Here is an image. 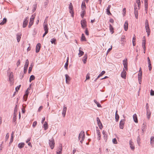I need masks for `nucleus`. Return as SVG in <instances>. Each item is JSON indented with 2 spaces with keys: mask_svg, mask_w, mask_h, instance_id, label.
<instances>
[{
  "mask_svg": "<svg viewBox=\"0 0 154 154\" xmlns=\"http://www.w3.org/2000/svg\"><path fill=\"white\" fill-rule=\"evenodd\" d=\"M85 132L84 131H82L79 133V136L78 139L79 140L81 138L80 142L82 143L83 141L84 140L85 138Z\"/></svg>",
  "mask_w": 154,
  "mask_h": 154,
  "instance_id": "f257e3e1",
  "label": "nucleus"
},
{
  "mask_svg": "<svg viewBox=\"0 0 154 154\" xmlns=\"http://www.w3.org/2000/svg\"><path fill=\"white\" fill-rule=\"evenodd\" d=\"M49 144L51 149H53L54 146L55 142L54 139L52 138L49 140Z\"/></svg>",
  "mask_w": 154,
  "mask_h": 154,
  "instance_id": "f03ea898",
  "label": "nucleus"
},
{
  "mask_svg": "<svg viewBox=\"0 0 154 154\" xmlns=\"http://www.w3.org/2000/svg\"><path fill=\"white\" fill-rule=\"evenodd\" d=\"M29 64V60H28V59H27L26 60V62H25V64L24 65V74L26 73L27 72Z\"/></svg>",
  "mask_w": 154,
  "mask_h": 154,
  "instance_id": "7ed1b4c3",
  "label": "nucleus"
},
{
  "mask_svg": "<svg viewBox=\"0 0 154 154\" xmlns=\"http://www.w3.org/2000/svg\"><path fill=\"white\" fill-rule=\"evenodd\" d=\"M69 8V12L71 14V16L73 17L74 16V12L73 6L71 3H70Z\"/></svg>",
  "mask_w": 154,
  "mask_h": 154,
  "instance_id": "20e7f679",
  "label": "nucleus"
},
{
  "mask_svg": "<svg viewBox=\"0 0 154 154\" xmlns=\"http://www.w3.org/2000/svg\"><path fill=\"white\" fill-rule=\"evenodd\" d=\"M145 25L146 32H147L150 31V30L149 27V25L148 22V21L147 20H146V22L145 23Z\"/></svg>",
  "mask_w": 154,
  "mask_h": 154,
  "instance_id": "39448f33",
  "label": "nucleus"
},
{
  "mask_svg": "<svg viewBox=\"0 0 154 154\" xmlns=\"http://www.w3.org/2000/svg\"><path fill=\"white\" fill-rule=\"evenodd\" d=\"M28 17H26V18L23 20V27L25 28L27 25L28 22Z\"/></svg>",
  "mask_w": 154,
  "mask_h": 154,
  "instance_id": "423d86ee",
  "label": "nucleus"
},
{
  "mask_svg": "<svg viewBox=\"0 0 154 154\" xmlns=\"http://www.w3.org/2000/svg\"><path fill=\"white\" fill-rule=\"evenodd\" d=\"M97 125L100 129H102L103 128L102 124L100 122V121L98 117L97 118Z\"/></svg>",
  "mask_w": 154,
  "mask_h": 154,
  "instance_id": "0eeeda50",
  "label": "nucleus"
},
{
  "mask_svg": "<svg viewBox=\"0 0 154 154\" xmlns=\"http://www.w3.org/2000/svg\"><path fill=\"white\" fill-rule=\"evenodd\" d=\"M35 18V16L32 15L31 18L30 19V21L28 27L29 28H30L32 25L33 24L34 22V20Z\"/></svg>",
  "mask_w": 154,
  "mask_h": 154,
  "instance_id": "6e6552de",
  "label": "nucleus"
},
{
  "mask_svg": "<svg viewBox=\"0 0 154 154\" xmlns=\"http://www.w3.org/2000/svg\"><path fill=\"white\" fill-rule=\"evenodd\" d=\"M125 120L124 119H122L120 122L119 127L120 128L123 129L124 128L125 124Z\"/></svg>",
  "mask_w": 154,
  "mask_h": 154,
  "instance_id": "1a4fd4ad",
  "label": "nucleus"
},
{
  "mask_svg": "<svg viewBox=\"0 0 154 154\" xmlns=\"http://www.w3.org/2000/svg\"><path fill=\"white\" fill-rule=\"evenodd\" d=\"M44 29L45 32H48V24L45 21L44 22L43 25Z\"/></svg>",
  "mask_w": 154,
  "mask_h": 154,
  "instance_id": "9d476101",
  "label": "nucleus"
},
{
  "mask_svg": "<svg viewBox=\"0 0 154 154\" xmlns=\"http://www.w3.org/2000/svg\"><path fill=\"white\" fill-rule=\"evenodd\" d=\"M123 64L125 69L127 70H128V63L127 62V59H124L123 60Z\"/></svg>",
  "mask_w": 154,
  "mask_h": 154,
  "instance_id": "9b49d317",
  "label": "nucleus"
},
{
  "mask_svg": "<svg viewBox=\"0 0 154 154\" xmlns=\"http://www.w3.org/2000/svg\"><path fill=\"white\" fill-rule=\"evenodd\" d=\"M41 44L39 43L37 44L36 47L35 52L36 53H37L39 52Z\"/></svg>",
  "mask_w": 154,
  "mask_h": 154,
  "instance_id": "f8f14e48",
  "label": "nucleus"
},
{
  "mask_svg": "<svg viewBox=\"0 0 154 154\" xmlns=\"http://www.w3.org/2000/svg\"><path fill=\"white\" fill-rule=\"evenodd\" d=\"M67 109V108L66 106H65V105L63 106V111L62 112V114L63 117H64L65 116L66 112Z\"/></svg>",
  "mask_w": 154,
  "mask_h": 154,
  "instance_id": "ddd939ff",
  "label": "nucleus"
},
{
  "mask_svg": "<svg viewBox=\"0 0 154 154\" xmlns=\"http://www.w3.org/2000/svg\"><path fill=\"white\" fill-rule=\"evenodd\" d=\"M86 21L85 20H82L81 21V24L82 27V28H84L86 26Z\"/></svg>",
  "mask_w": 154,
  "mask_h": 154,
  "instance_id": "4468645a",
  "label": "nucleus"
},
{
  "mask_svg": "<svg viewBox=\"0 0 154 154\" xmlns=\"http://www.w3.org/2000/svg\"><path fill=\"white\" fill-rule=\"evenodd\" d=\"M126 72L125 69H123V71L121 74V76L122 78L125 79L126 77Z\"/></svg>",
  "mask_w": 154,
  "mask_h": 154,
  "instance_id": "2eb2a0df",
  "label": "nucleus"
},
{
  "mask_svg": "<svg viewBox=\"0 0 154 154\" xmlns=\"http://www.w3.org/2000/svg\"><path fill=\"white\" fill-rule=\"evenodd\" d=\"M13 74L12 72H11L9 76V81L12 82L13 80Z\"/></svg>",
  "mask_w": 154,
  "mask_h": 154,
  "instance_id": "dca6fc26",
  "label": "nucleus"
},
{
  "mask_svg": "<svg viewBox=\"0 0 154 154\" xmlns=\"http://www.w3.org/2000/svg\"><path fill=\"white\" fill-rule=\"evenodd\" d=\"M65 76L66 78V83L67 84H69V81L70 80V77L67 74L65 75Z\"/></svg>",
  "mask_w": 154,
  "mask_h": 154,
  "instance_id": "f3484780",
  "label": "nucleus"
},
{
  "mask_svg": "<svg viewBox=\"0 0 154 154\" xmlns=\"http://www.w3.org/2000/svg\"><path fill=\"white\" fill-rule=\"evenodd\" d=\"M144 38V39H143L142 41V47L143 50H145L146 46H145V44H146V40L145 38V37L144 36L143 37Z\"/></svg>",
  "mask_w": 154,
  "mask_h": 154,
  "instance_id": "a211bd4d",
  "label": "nucleus"
},
{
  "mask_svg": "<svg viewBox=\"0 0 154 154\" xmlns=\"http://www.w3.org/2000/svg\"><path fill=\"white\" fill-rule=\"evenodd\" d=\"M124 30L125 31H127L128 30V21H126L125 22V23L124 25Z\"/></svg>",
  "mask_w": 154,
  "mask_h": 154,
  "instance_id": "6ab92c4d",
  "label": "nucleus"
},
{
  "mask_svg": "<svg viewBox=\"0 0 154 154\" xmlns=\"http://www.w3.org/2000/svg\"><path fill=\"white\" fill-rule=\"evenodd\" d=\"M111 6L110 5H109L107 8L106 10V12L107 14L108 15H111V14L110 12V9L111 8Z\"/></svg>",
  "mask_w": 154,
  "mask_h": 154,
  "instance_id": "aec40b11",
  "label": "nucleus"
},
{
  "mask_svg": "<svg viewBox=\"0 0 154 154\" xmlns=\"http://www.w3.org/2000/svg\"><path fill=\"white\" fill-rule=\"evenodd\" d=\"M146 114L147 116V117L148 119H149L150 118V115L151 114V113L150 111V110L148 109V107H147V110H146Z\"/></svg>",
  "mask_w": 154,
  "mask_h": 154,
  "instance_id": "412c9836",
  "label": "nucleus"
},
{
  "mask_svg": "<svg viewBox=\"0 0 154 154\" xmlns=\"http://www.w3.org/2000/svg\"><path fill=\"white\" fill-rule=\"evenodd\" d=\"M133 119L135 123L138 122V119H137V116L136 114H135L133 115Z\"/></svg>",
  "mask_w": 154,
  "mask_h": 154,
  "instance_id": "4be33fe9",
  "label": "nucleus"
},
{
  "mask_svg": "<svg viewBox=\"0 0 154 154\" xmlns=\"http://www.w3.org/2000/svg\"><path fill=\"white\" fill-rule=\"evenodd\" d=\"M24 145L25 143H21L18 144V146L19 148L21 149L24 146Z\"/></svg>",
  "mask_w": 154,
  "mask_h": 154,
  "instance_id": "5701e85b",
  "label": "nucleus"
},
{
  "mask_svg": "<svg viewBox=\"0 0 154 154\" xmlns=\"http://www.w3.org/2000/svg\"><path fill=\"white\" fill-rule=\"evenodd\" d=\"M117 112L118 111L117 110L115 113V119L116 121L117 122L119 121V116L117 114Z\"/></svg>",
  "mask_w": 154,
  "mask_h": 154,
  "instance_id": "b1692460",
  "label": "nucleus"
},
{
  "mask_svg": "<svg viewBox=\"0 0 154 154\" xmlns=\"http://www.w3.org/2000/svg\"><path fill=\"white\" fill-rule=\"evenodd\" d=\"M97 133L98 135L97 140H100V130H97Z\"/></svg>",
  "mask_w": 154,
  "mask_h": 154,
  "instance_id": "393cba45",
  "label": "nucleus"
},
{
  "mask_svg": "<svg viewBox=\"0 0 154 154\" xmlns=\"http://www.w3.org/2000/svg\"><path fill=\"white\" fill-rule=\"evenodd\" d=\"M81 8L82 10H85L86 8V5L85 2H82Z\"/></svg>",
  "mask_w": 154,
  "mask_h": 154,
  "instance_id": "a878e982",
  "label": "nucleus"
},
{
  "mask_svg": "<svg viewBox=\"0 0 154 154\" xmlns=\"http://www.w3.org/2000/svg\"><path fill=\"white\" fill-rule=\"evenodd\" d=\"M142 71H139V73L138 74V80H140L142 79Z\"/></svg>",
  "mask_w": 154,
  "mask_h": 154,
  "instance_id": "bb28decb",
  "label": "nucleus"
},
{
  "mask_svg": "<svg viewBox=\"0 0 154 154\" xmlns=\"http://www.w3.org/2000/svg\"><path fill=\"white\" fill-rule=\"evenodd\" d=\"M7 21V20L6 18H5L3 19L2 21L0 23V25H2L5 24Z\"/></svg>",
  "mask_w": 154,
  "mask_h": 154,
  "instance_id": "cd10ccee",
  "label": "nucleus"
},
{
  "mask_svg": "<svg viewBox=\"0 0 154 154\" xmlns=\"http://www.w3.org/2000/svg\"><path fill=\"white\" fill-rule=\"evenodd\" d=\"M44 129L45 130H46L48 128V123L46 122H45L43 125Z\"/></svg>",
  "mask_w": 154,
  "mask_h": 154,
  "instance_id": "c85d7f7f",
  "label": "nucleus"
},
{
  "mask_svg": "<svg viewBox=\"0 0 154 154\" xmlns=\"http://www.w3.org/2000/svg\"><path fill=\"white\" fill-rule=\"evenodd\" d=\"M147 1L148 0H144L145 8H146V10H147V9H148V3Z\"/></svg>",
  "mask_w": 154,
  "mask_h": 154,
  "instance_id": "c756f323",
  "label": "nucleus"
},
{
  "mask_svg": "<svg viewBox=\"0 0 154 154\" xmlns=\"http://www.w3.org/2000/svg\"><path fill=\"white\" fill-rule=\"evenodd\" d=\"M68 61H69V58L68 57L67 60L66 62V63L64 65L65 68V69H68Z\"/></svg>",
  "mask_w": 154,
  "mask_h": 154,
  "instance_id": "7c9ffc66",
  "label": "nucleus"
},
{
  "mask_svg": "<svg viewBox=\"0 0 154 154\" xmlns=\"http://www.w3.org/2000/svg\"><path fill=\"white\" fill-rule=\"evenodd\" d=\"M21 38V35H20V34L19 33H17V41L18 42L20 40V39Z\"/></svg>",
  "mask_w": 154,
  "mask_h": 154,
  "instance_id": "2f4dec72",
  "label": "nucleus"
},
{
  "mask_svg": "<svg viewBox=\"0 0 154 154\" xmlns=\"http://www.w3.org/2000/svg\"><path fill=\"white\" fill-rule=\"evenodd\" d=\"M132 142L131 140H130L129 141V144L130 145V147L132 149H134V147L132 144Z\"/></svg>",
  "mask_w": 154,
  "mask_h": 154,
  "instance_id": "473e14b6",
  "label": "nucleus"
},
{
  "mask_svg": "<svg viewBox=\"0 0 154 154\" xmlns=\"http://www.w3.org/2000/svg\"><path fill=\"white\" fill-rule=\"evenodd\" d=\"M109 29L110 32L112 33V34L113 33V28L112 27V25L110 24H109Z\"/></svg>",
  "mask_w": 154,
  "mask_h": 154,
  "instance_id": "72a5a7b5",
  "label": "nucleus"
},
{
  "mask_svg": "<svg viewBox=\"0 0 154 154\" xmlns=\"http://www.w3.org/2000/svg\"><path fill=\"white\" fill-rule=\"evenodd\" d=\"M35 79V77L34 75H31L30 77L29 78V82H31L34 80Z\"/></svg>",
  "mask_w": 154,
  "mask_h": 154,
  "instance_id": "f704fd0d",
  "label": "nucleus"
},
{
  "mask_svg": "<svg viewBox=\"0 0 154 154\" xmlns=\"http://www.w3.org/2000/svg\"><path fill=\"white\" fill-rule=\"evenodd\" d=\"M62 145L60 144L57 149V151L62 152Z\"/></svg>",
  "mask_w": 154,
  "mask_h": 154,
  "instance_id": "c9c22d12",
  "label": "nucleus"
},
{
  "mask_svg": "<svg viewBox=\"0 0 154 154\" xmlns=\"http://www.w3.org/2000/svg\"><path fill=\"white\" fill-rule=\"evenodd\" d=\"M94 102L97 105V106L98 107H101V105L99 103H98L97 101L96 100H94Z\"/></svg>",
  "mask_w": 154,
  "mask_h": 154,
  "instance_id": "e433bc0d",
  "label": "nucleus"
},
{
  "mask_svg": "<svg viewBox=\"0 0 154 154\" xmlns=\"http://www.w3.org/2000/svg\"><path fill=\"white\" fill-rule=\"evenodd\" d=\"M85 14V10H82L81 12V16L82 17V18H83L84 14Z\"/></svg>",
  "mask_w": 154,
  "mask_h": 154,
  "instance_id": "4c0bfd02",
  "label": "nucleus"
},
{
  "mask_svg": "<svg viewBox=\"0 0 154 154\" xmlns=\"http://www.w3.org/2000/svg\"><path fill=\"white\" fill-rule=\"evenodd\" d=\"M33 65H32V64H31V65L29 67L28 70L29 73H30L31 72Z\"/></svg>",
  "mask_w": 154,
  "mask_h": 154,
  "instance_id": "58836bf2",
  "label": "nucleus"
},
{
  "mask_svg": "<svg viewBox=\"0 0 154 154\" xmlns=\"http://www.w3.org/2000/svg\"><path fill=\"white\" fill-rule=\"evenodd\" d=\"M84 52L82 51L79 50V57L82 56L84 54Z\"/></svg>",
  "mask_w": 154,
  "mask_h": 154,
  "instance_id": "ea45409f",
  "label": "nucleus"
},
{
  "mask_svg": "<svg viewBox=\"0 0 154 154\" xmlns=\"http://www.w3.org/2000/svg\"><path fill=\"white\" fill-rule=\"evenodd\" d=\"M134 14L135 15L136 18V19H137L138 18V11L137 10L134 11Z\"/></svg>",
  "mask_w": 154,
  "mask_h": 154,
  "instance_id": "a19ab883",
  "label": "nucleus"
},
{
  "mask_svg": "<svg viewBox=\"0 0 154 154\" xmlns=\"http://www.w3.org/2000/svg\"><path fill=\"white\" fill-rule=\"evenodd\" d=\"M154 143V137L153 136H152L150 138V143L151 144H153Z\"/></svg>",
  "mask_w": 154,
  "mask_h": 154,
  "instance_id": "79ce46f5",
  "label": "nucleus"
},
{
  "mask_svg": "<svg viewBox=\"0 0 154 154\" xmlns=\"http://www.w3.org/2000/svg\"><path fill=\"white\" fill-rule=\"evenodd\" d=\"M90 78V74L89 73H88L86 76V79L84 82H85L87 80L89 79Z\"/></svg>",
  "mask_w": 154,
  "mask_h": 154,
  "instance_id": "37998d69",
  "label": "nucleus"
},
{
  "mask_svg": "<svg viewBox=\"0 0 154 154\" xmlns=\"http://www.w3.org/2000/svg\"><path fill=\"white\" fill-rule=\"evenodd\" d=\"M112 142L114 144H116L117 143V140L116 138H114L112 139Z\"/></svg>",
  "mask_w": 154,
  "mask_h": 154,
  "instance_id": "c03bdc74",
  "label": "nucleus"
},
{
  "mask_svg": "<svg viewBox=\"0 0 154 154\" xmlns=\"http://www.w3.org/2000/svg\"><path fill=\"white\" fill-rule=\"evenodd\" d=\"M81 39L82 41L85 40V38L83 34H82V35Z\"/></svg>",
  "mask_w": 154,
  "mask_h": 154,
  "instance_id": "a18cd8bd",
  "label": "nucleus"
},
{
  "mask_svg": "<svg viewBox=\"0 0 154 154\" xmlns=\"http://www.w3.org/2000/svg\"><path fill=\"white\" fill-rule=\"evenodd\" d=\"M20 86H21V85H20L18 86H17L15 90H16V91H18L20 89Z\"/></svg>",
  "mask_w": 154,
  "mask_h": 154,
  "instance_id": "49530a36",
  "label": "nucleus"
},
{
  "mask_svg": "<svg viewBox=\"0 0 154 154\" xmlns=\"http://www.w3.org/2000/svg\"><path fill=\"white\" fill-rule=\"evenodd\" d=\"M140 138L139 136H138L137 138V142L138 144L139 145V143H140Z\"/></svg>",
  "mask_w": 154,
  "mask_h": 154,
  "instance_id": "de8ad7c7",
  "label": "nucleus"
},
{
  "mask_svg": "<svg viewBox=\"0 0 154 154\" xmlns=\"http://www.w3.org/2000/svg\"><path fill=\"white\" fill-rule=\"evenodd\" d=\"M56 40L54 38H53L51 39V42L52 44H54Z\"/></svg>",
  "mask_w": 154,
  "mask_h": 154,
  "instance_id": "09e8293b",
  "label": "nucleus"
},
{
  "mask_svg": "<svg viewBox=\"0 0 154 154\" xmlns=\"http://www.w3.org/2000/svg\"><path fill=\"white\" fill-rule=\"evenodd\" d=\"M150 94L151 96L154 95V91L151 89L150 92Z\"/></svg>",
  "mask_w": 154,
  "mask_h": 154,
  "instance_id": "8fccbe9b",
  "label": "nucleus"
},
{
  "mask_svg": "<svg viewBox=\"0 0 154 154\" xmlns=\"http://www.w3.org/2000/svg\"><path fill=\"white\" fill-rule=\"evenodd\" d=\"M17 105H16L15 106L14 110V112H17Z\"/></svg>",
  "mask_w": 154,
  "mask_h": 154,
  "instance_id": "3c124183",
  "label": "nucleus"
},
{
  "mask_svg": "<svg viewBox=\"0 0 154 154\" xmlns=\"http://www.w3.org/2000/svg\"><path fill=\"white\" fill-rule=\"evenodd\" d=\"M37 124V122L36 121H34L33 123L32 124V126L33 127H35L36 126V125Z\"/></svg>",
  "mask_w": 154,
  "mask_h": 154,
  "instance_id": "603ef678",
  "label": "nucleus"
},
{
  "mask_svg": "<svg viewBox=\"0 0 154 154\" xmlns=\"http://www.w3.org/2000/svg\"><path fill=\"white\" fill-rule=\"evenodd\" d=\"M105 73V72L104 71H102L99 75L101 76H102Z\"/></svg>",
  "mask_w": 154,
  "mask_h": 154,
  "instance_id": "864d4df0",
  "label": "nucleus"
},
{
  "mask_svg": "<svg viewBox=\"0 0 154 154\" xmlns=\"http://www.w3.org/2000/svg\"><path fill=\"white\" fill-rule=\"evenodd\" d=\"M20 60H19L17 63V67H18L20 64Z\"/></svg>",
  "mask_w": 154,
  "mask_h": 154,
  "instance_id": "5fc2aeb1",
  "label": "nucleus"
},
{
  "mask_svg": "<svg viewBox=\"0 0 154 154\" xmlns=\"http://www.w3.org/2000/svg\"><path fill=\"white\" fill-rule=\"evenodd\" d=\"M43 108V106H40L39 108H38V112H40L42 110V109Z\"/></svg>",
  "mask_w": 154,
  "mask_h": 154,
  "instance_id": "6e6d98bb",
  "label": "nucleus"
},
{
  "mask_svg": "<svg viewBox=\"0 0 154 154\" xmlns=\"http://www.w3.org/2000/svg\"><path fill=\"white\" fill-rule=\"evenodd\" d=\"M87 59V58H83V61L84 64L86 63Z\"/></svg>",
  "mask_w": 154,
  "mask_h": 154,
  "instance_id": "4d7b16f0",
  "label": "nucleus"
},
{
  "mask_svg": "<svg viewBox=\"0 0 154 154\" xmlns=\"http://www.w3.org/2000/svg\"><path fill=\"white\" fill-rule=\"evenodd\" d=\"M147 59L148 64L150 65L151 64V62L149 57H147Z\"/></svg>",
  "mask_w": 154,
  "mask_h": 154,
  "instance_id": "13d9d810",
  "label": "nucleus"
},
{
  "mask_svg": "<svg viewBox=\"0 0 154 154\" xmlns=\"http://www.w3.org/2000/svg\"><path fill=\"white\" fill-rule=\"evenodd\" d=\"M5 137L6 140H7L9 138V134L8 133H7V134H6Z\"/></svg>",
  "mask_w": 154,
  "mask_h": 154,
  "instance_id": "bf43d9fd",
  "label": "nucleus"
},
{
  "mask_svg": "<svg viewBox=\"0 0 154 154\" xmlns=\"http://www.w3.org/2000/svg\"><path fill=\"white\" fill-rule=\"evenodd\" d=\"M16 118L13 117V122H15V124H16Z\"/></svg>",
  "mask_w": 154,
  "mask_h": 154,
  "instance_id": "052dcab7",
  "label": "nucleus"
},
{
  "mask_svg": "<svg viewBox=\"0 0 154 154\" xmlns=\"http://www.w3.org/2000/svg\"><path fill=\"white\" fill-rule=\"evenodd\" d=\"M148 65H148L149 69V70L150 71V70H151V69H152L151 64H150V65H149V64H148Z\"/></svg>",
  "mask_w": 154,
  "mask_h": 154,
  "instance_id": "680f3d73",
  "label": "nucleus"
},
{
  "mask_svg": "<svg viewBox=\"0 0 154 154\" xmlns=\"http://www.w3.org/2000/svg\"><path fill=\"white\" fill-rule=\"evenodd\" d=\"M137 4H138V9H139L140 8V2H139V3H137Z\"/></svg>",
  "mask_w": 154,
  "mask_h": 154,
  "instance_id": "e2e57ef3",
  "label": "nucleus"
},
{
  "mask_svg": "<svg viewBox=\"0 0 154 154\" xmlns=\"http://www.w3.org/2000/svg\"><path fill=\"white\" fill-rule=\"evenodd\" d=\"M114 20H113L112 19V18H111L109 20V22L112 23H113V22H114Z\"/></svg>",
  "mask_w": 154,
  "mask_h": 154,
  "instance_id": "0e129e2a",
  "label": "nucleus"
},
{
  "mask_svg": "<svg viewBox=\"0 0 154 154\" xmlns=\"http://www.w3.org/2000/svg\"><path fill=\"white\" fill-rule=\"evenodd\" d=\"M45 117H44L42 118V124H43L44 122V121H45Z\"/></svg>",
  "mask_w": 154,
  "mask_h": 154,
  "instance_id": "69168bd1",
  "label": "nucleus"
},
{
  "mask_svg": "<svg viewBox=\"0 0 154 154\" xmlns=\"http://www.w3.org/2000/svg\"><path fill=\"white\" fill-rule=\"evenodd\" d=\"M104 137L105 140H106L107 139V135L106 134L105 135H104Z\"/></svg>",
  "mask_w": 154,
  "mask_h": 154,
  "instance_id": "338daca9",
  "label": "nucleus"
},
{
  "mask_svg": "<svg viewBox=\"0 0 154 154\" xmlns=\"http://www.w3.org/2000/svg\"><path fill=\"white\" fill-rule=\"evenodd\" d=\"M62 152L57 151V154H61Z\"/></svg>",
  "mask_w": 154,
  "mask_h": 154,
  "instance_id": "774afa93",
  "label": "nucleus"
}]
</instances>
